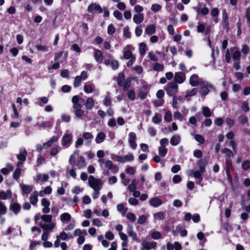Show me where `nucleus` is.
Instances as JSON below:
<instances>
[{"label":"nucleus","instance_id":"f257e3e1","mask_svg":"<svg viewBox=\"0 0 250 250\" xmlns=\"http://www.w3.org/2000/svg\"><path fill=\"white\" fill-rule=\"evenodd\" d=\"M88 185L93 189H101L103 187L102 181L100 179L96 178L90 175L88 179Z\"/></svg>","mask_w":250,"mask_h":250},{"label":"nucleus","instance_id":"f03ea898","mask_svg":"<svg viewBox=\"0 0 250 250\" xmlns=\"http://www.w3.org/2000/svg\"><path fill=\"white\" fill-rule=\"evenodd\" d=\"M169 96H175L178 92V86L175 82L168 83L164 88Z\"/></svg>","mask_w":250,"mask_h":250},{"label":"nucleus","instance_id":"7ed1b4c3","mask_svg":"<svg viewBox=\"0 0 250 250\" xmlns=\"http://www.w3.org/2000/svg\"><path fill=\"white\" fill-rule=\"evenodd\" d=\"M201 85L199 92L202 96H205L208 93L209 89H215L211 83L206 81H205Z\"/></svg>","mask_w":250,"mask_h":250},{"label":"nucleus","instance_id":"20e7f679","mask_svg":"<svg viewBox=\"0 0 250 250\" xmlns=\"http://www.w3.org/2000/svg\"><path fill=\"white\" fill-rule=\"evenodd\" d=\"M205 81L200 78L197 75L193 74L189 78V83L192 86H196L201 85Z\"/></svg>","mask_w":250,"mask_h":250},{"label":"nucleus","instance_id":"39448f33","mask_svg":"<svg viewBox=\"0 0 250 250\" xmlns=\"http://www.w3.org/2000/svg\"><path fill=\"white\" fill-rule=\"evenodd\" d=\"M87 11L90 13H101L103 12V9L100 5L93 3L88 6Z\"/></svg>","mask_w":250,"mask_h":250},{"label":"nucleus","instance_id":"423d86ee","mask_svg":"<svg viewBox=\"0 0 250 250\" xmlns=\"http://www.w3.org/2000/svg\"><path fill=\"white\" fill-rule=\"evenodd\" d=\"M142 250H150V249H155L157 246L155 242H148L144 240L142 243Z\"/></svg>","mask_w":250,"mask_h":250},{"label":"nucleus","instance_id":"0eeeda50","mask_svg":"<svg viewBox=\"0 0 250 250\" xmlns=\"http://www.w3.org/2000/svg\"><path fill=\"white\" fill-rule=\"evenodd\" d=\"M114 159L116 161L124 163L133 161L134 156L132 154H128L124 156H115Z\"/></svg>","mask_w":250,"mask_h":250},{"label":"nucleus","instance_id":"6e6552de","mask_svg":"<svg viewBox=\"0 0 250 250\" xmlns=\"http://www.w3.org/2000/svg\"><path fill=\"white\" fill-rule=\"evenodd\" d=\"M223 19H222V26L223 28L226 29L227 32L229 30V20L228 16L226 10L224 9L222 10Z\"/></svg>","mask_w":250,"mask_h":250},{"label":"nucleus","instance_id":"1a4fd4ad","mask_svg":"<svg viewBox=\"0 0 250 250\" xmlns=\"http://www.w3.org/2000/svg\"><path fill=\"white\" fill-rule=\"evenodd\" d=\"M193 9L196 11L198 15L205 16L209 13L208 9L207 7H202L201 4H198L196 7H193Z\"/></svg>","mask_w":250,"mask_h":250},{"label":"nucleus","instance_id":"9d476101","mask_svg":"<svg viewBox=\"0 0 250 250\" xmlns=\"http://www.w3.org/2000/svg\"><path fill=\"white\" fill-rule=\"evenodd\" d=\"M174 82L178 83H183L186 80L185 75L180 72H176L174 77Z\"/></svg>","mask_w":250,"mask_h":250},{"label":"nucleus","instance_id":"9b49d317","mask_svg":"<svg viewBox=\"0 0 250 250\" xmlns=\"http://www.w3.org/2000/svg\"><path fill=\"white\" fill-rule=\"evenodd\" d=\"M82 105L81 104L73 106L75 115L78 118H80L84 115V111L82 109Z\"/></svg>","mask_w":250,"mask_h":250},{"label":"nucleus","instance_id":"f8f14e48","mask_svg":"<svg viewBox=\"0 0 250 250\" xmlns=\"http://www.w3.org/2000/svg\"><path fill=\"white\" fill-rule=\"evenodd\" d=\"M72 139V136L71 134H65L62 138V146L67 147L69 146Z\"/></svg>","mask_w":250,"mask_h":250},{"label":"nucleus","instance_id":"ddd939ff","mask_svg":"<svg viewBox=\"0 0 250 250\" xmlns=\"http://www.w3.org/2000/svg\"><path fill=\"white\" fill-rule=\"evenodd\" d=\"M136 136L135 133L130 132L129 134V140L128 142L130 146L133 149H135L137 147V144L136 143Z\"/></svg>","mask_w":250,"mask_h":250},{"label":"nucleus","instance_id":"4468645a","mask_svg":"<svg viewBox=\"0 0 250 250\" xmlns=\"http://www.w3.org/2000/svg\"><path fill=\"white\" fill-rule=\"evenodd\" d=\"M105 166L114 173L117 172L118 171V167L114 165L110 160H107L105 162Z\"/></svg>","mask_w":250,"mask_h":250},{"label":"nucleus","instance_id":"2eb2a0df","mask_svg":"<svg viewBox=\"0 0 250 250\" xmlns=\"http://www.w3.org/2000/svg\"><path fill=\"white\" fill-rule=\"evenodd\" d=\"M40 227L44 230V231L51 232L53 231V229L56 226V224L54 223H51L48 224H40Z\"/></svg>","mask_w":250,"mask_h":250},{"label":"nucleus","instance_id":"dca6fc26","mask_svg":"<svg viewBox=\"0 0 250 250\" xmlns=\"http://www.w3.org/2000/svg\"><path fill=\"white\" fill-rule=\"evenodd\" d=\"M27 152L25 148L20 149V153L17 155V159L21 161L24 162L26 160Z\"/></svg>","mask_w":250,"mask_h":250},{"label":"nucleus","instance_id":"f3484780","mask_svg":"<svg viewBox=\"0 0 250 250\" xmlns=\"http://www.w3.org/2000/svg\"><path fill=\"white\" fill-rule=\"evenodd\" d=\"M130 46L129 45H127L124 48V58L126 60H128L129 59H131L133 57H135L133 56V54L131 51L130 50Z\"/></svg>","mask_w":250,"mask_h":250},{"label":"nucleus","instance_id":"a211bd4d","mask_svg":"<svg viewBox=\"0 0 250 250\" xmlns=\"http://www.w3.org/2000/svg\"><path fill=\"white\" fill-rule=\"evenodd\" d=\"M127 232L128 235L132 237L134 241H138L137 233L133 230L131 225H128Z\"/></svg>","mask_w":250,"mask_h":250},{"label":"nucleus","instance_id":"6ab92c4d","mask_svg":"<svg viewBox=\"0 0 250 250\" xmlns=\"http://www.w3.org/2000/svg\"><path fill=\"white\" fill-rule=\"evenodd\" d=\"M9 209L13 211L15 214H17L21 210V206L19 204L14 203L10 205Z\"/></svg>","mask_w":250,"mask_h":250},{"label":"nucleus","instance_id":"aec40b11","mask_svg":"<svg viewBox=\"0 0 250 250\" xmlns=\"http://www.w3.org/2000/svg\"><path fill=\"white\" fill-rule=\"evenodd\" d=\"M208 161L207 159H204L202 160H200L198 162V166L199 167V169L201 172H205V167L208 164Z\"/></svg>","mask_w":250,"mask_h":250},{"label":"nucleus","instance_id":"412c9836","mask_svg":"<svg viewBox=\"0 0 250 250\" xmlns=\"http://www.w3.org/2000/svg\"><path fill=\"white\" fill-rule=\"evenodd\" d=\"M204 31H205V34H208L210 31V28L209 27H207L206 28V24L204 23H198V25L197 26V32H202Z\"/></svg>","mask_w":250,"mask_h":250},{"label":"nucleus","instance_id":"4be33fe9","mask_svg":"<svg viewBox=\"0 0 250 250\" xmlns=\"http://www.w3.org/2000/svg\"><path fill=\"white\" fill-rule=\"evenodd\" d=\"M39 196V193L37 191H34L33 193H32L30 197V202L33 205H35L38 200V197Z\"/></svg>","mask_w":250,"mask_h":250},{"label":"nucleus","instance_id":"5701e85b","mask_svg":"<svg viewBox=\"0 0 250 250\" xmlns=\"http://www.w3.org/2000/svg\"><path fill=\"white\" fill-rule=\"evenodd\" d=\"M22 192L25 194H28L32 190V187L31 186L26 185L23 183L20 185Z\"/></svg>","mask_w":250,"mask_h":250},{"label":"nucleus","instance_id":"b1692460","mask_svg":"<svg viewBox=\"0 0 250 250\" xmlns=\"http://www.w3.org/2000/svg\"><path fill=\"white\" fill-rule=\"evenodd\" d=\"M94 100L90 97H88L85 102V106L86 109L90 110L94 106Z\"/></svg>","mask_w":250,"mask_h":250},{"label":"nucleus","instance_id":"393cba45","mask_svg":"<svg viewBox=\"0 0 250 250\" xmlns=\"http://www.w3.org/2000/svg\"><path fill=\"white\" fill-rule=\"evenodd\" d=\"M61 221L63 223H68L71 219V215L68 213H63L60 216Z\"/></svg>","mask_w":250,"mask_h":250},{"label":"nucleus","instance_id":"a878e982","mask_svg":"<svg viewBox=\"0 0 250 250\" xmlns=\"http://www.w3.org/2000/svg\"><path fill=\"white\" fill-rule=\"evenodd\" d=\"M180 140H181V138L179 135H174L170 139V144L173 146H176L179 143Z\"/></svg>","mask_w":250,"mask_h":250},{"label":"nucleus","instance_id":"bb28decb","mask_svg":"<svg viewBox=\"0 0 250 250\" xmlns=\"http://www.w3.org/2000/svg\"><path fill=\"white\" fill-rule=\"evenodd\" d=\"M144 20V15L143 14H135L133 17V21L137 24L141 23Z\"/></svg>","mask_w":250,"mask_h":250},{"label":"nucleus","instance_id":"cd10ccee","mask_svg":"<svg viewBox=\"0 0 250 250\" xmlns=\"http://www.w3.org/2000/svg\"><path fill=\"white\" fill-rule=\"evenodd\" d=\"M151 206L157 207L162 204V201L158 198H153L149 201Z\"/></svg>","mask_w":250,"mask_h":250},{"label":"nucleus","instance_id":"c85d7f7f","mask_svg":"<svg viewBox=\"0 0 250 250\" xmlns=\"http://www.w3.org/2000/svg\"><path fill=\"white\" fill-rule=\"evenodd\" d=\"M156 27L154 24H151L147 26L145 30L146 33L148 35H151L155 33Z\"/></svg>","mask_w":250,"mask_h":250},{"label":"nucleus","instance_id":"c756f323","mask_svg":"<svg viewBox=\"0 0 250 250\" xmlns=\"http://www.w3.org/2000/svg\"><path fill=\"white\" fill-rule=\"evenodd\" d=\"M11 192L10 190H7L6 192L0 191V199L6 200L7 198H11Z\"/></svg>","mask_w":250,"mask_h":250},{"label":"nucleus","instance_id":"7c9ffc66","mask_svg":"<svg viewBox=\"0 0 250 250\" xmlns=\"http://www.w3.org/2000/svg\"><path fill=\"white\" fill-rule=\"evenodd\" d=\"M221 152L226 154V159H231L233 157V154L231 150L225 148L221 150Z\"/></svg>","mask_w":250,"mask_h":250},{"label":"nucleus","instance_id":"2f4dec72","mask_svg":"<svg viewBox=\"0 0 250 250\" xmlns=\"http://www.w3.org/2000/svg\"><path fill=\"white\" fill-rule=\"evenodd\" d=\"M204 173V172H201L200 169L195 171H193V170L189 171L190 175L193 174L194 178L196 179H200V181L202 180V175Z\"/></svg>","mask_w":250,"mask_h":250},{"label":"nucleus","instance_id":"473e14b6","mask_svg":"<svg viewBox=\"0 0 250 250\" xmlns=\"http://www.w3.org/2000/svg\"><path fill=\"white\" fill-rule=\"evenodd\" d=\"M105 138V134L104 132L99 133L95 138V141L97 144L103 142Z\"/></svg>","mask_w":250,"mask_h":250},{"label":"nucleus","instance_id":"72a5a7b5","mask_svg":"<svg viewBox=\"0 0 250 250\" xmlns=\"http://www.w3.org/2000/svg\"><path fill=\"white\" fill-rule=\"evenodd\" d=\"M36 104L41 106H42L43 105V104H46L48 102V99L45 97L39 98Z\"/></svg>","mask_w":250,"mask_h":250},{"label":"nucleus","instance_id":"f704fd0d","mask_svg":"<svg viewBox=\"0 0 250 250\" xmlns=\"http://www.w3.org/2000/svg\"><path fill=\"white\" fill-rule=\"evenodd\" d=\"M117 210L120 211L122 212V215L125 216V214L126 213L127 211V208L125 207L123 204H120L117 205Z\"/></svg>","mask_w":250,"mask_h":250},{"label":"nucleus","instance_id":"c9c22d12","mask_svg":"<svg viewBox=\"0 0 250 250\" xmlns=\"http://www.w3.org/2000/svg\"><path fill=\"white\" fill-rule=\"evenodd\" d=\"M77 165L79 169H81L86 166V163L83 157H80L79 158Z\"/></svg>","mask_w":250,"mask_h":250},{"label":"nucleus","instance_id":"e433bc0d","mask_svg":"<svg viewBox=\"0 0 250 250\" xmlns=\"http://www.w3.org/2000/svg\"><path fill=\"white\" fill-rule=\"evenodd\" d=\"M95 58L97 61L101 62L103 61V55L102 52L99 50H97L95 52Z\"/></svg>","mask_w":250,"mask_h":250},{"label":"nucleus","instance_id":"4c0bfd02","mask_svg":"<svg viewBox=\"0 0 250 250\" xmlns=\"http://www.w3.org/2000/svg\"><path fill=\"white\" fill-rule=\"evenodd\" d=\"M37 181H41L42 182L47 181L49 179V176L47 174H38L37 176Z\"/></svg>","mask_w":250,"mask_h":250},{"label":"nucleus","instance_id":"58836bf2","mask_svg":"<svg viewBox=\"0 0 250 250\" xmlns=\"http://www.w3.org/2000/svg\"><path fill=\"white\" fill-rule=\"evenodd\" d=\"M131 83V79L129 78H127L125 80V82L123 83V85L122 86L123 87V89L124 91H126L130 87Z\"/></svg>","mask_w":250,"mask_h":250},{"label":"nucleus","instance_id":"ea45409f","mask_svg":"<svg viewBox=\"0 0 250 250\" xmlns=\"http://www.w3.org/2000/svg\"><path fill=\"white\" fill-rule=\"evenodd\" d=\"M125 81V76L123 73H120L118 74V78H117V83L120 86H122L123 85L124 82Z\"/></svg>","mask_w":250,"mask_h":250},{"label":"nucleus","instance_id":"a19ab883","mask_svg":"<svg viewBox=\"0 0 250 250\" xmlns=\"http://www.w3.org/2000/svg\"><path fill=\"white\" fill-rule=\"evenodd\" d=\"M197 91V89L195 88H193L191 90H188L186 92L185 98L195 96L196 94Z\"/></svg>","mask_w":250,"mask_h":250},{"label":"nucleus","instance_id":"79ce46f5","mask_svg":"<svg viewBox=\"0 0 250 250\" xmlns=\"http://www.w3.org/2000/svg\"><path fill=\"white\" fill-rule=\"evenodd\" d=\"M83 90L86 93H91L93 91V86L92 84H85L83 87Z\"/></svg>","mask_w":250,"mask_h":250},{"label":"nucleus","instance_id":"37998d69","mask_svg":"<svg viewBox=\"0 0 250 250\" xmlns=\"http://www.w3.org/2000/svg\"><path fill=\"white\" fill-rule=\"evenodd\" d=\"M146 43L144 42H141L139 44V52L140 54L142 55H143L146 53Z\"/></svg>","mask_w":250,"mask_h":250},{"label":"nucleus","instance_id":"c03bdc74","mask_svg":"<svg viewBox=\"0 0 250 250\" xmlns=\"http://www.w3.org/2000/svg\"><path fill=\"white\" fill-rule=\"evenodd\" d=\"M41 218L45 222L51 223L52 216L51 215H42Z\"/></svg>","mask_w":250,"mask_h":250},{"label":"nucleus","instance_id":"a18cd8bd","mask_svg":"<svg viewBox=\"0 0 250 250\" xmlns=\"http://www.w3.org/2000/svg\"><path fill=\"white\" fill-rule=\"evenodd\" d=\"M162 121L161 116L158 113H155L152 118V122L154 124H159Z\"/></svg>","mask_w":250,"mask_h":250},{"label":"nucleus","instance_id":"49530a36","mask_svg":"<svg viewBox=\"0 0 250 250\" xmlns=\"http://www.w3.org/2000/svg\"><path fill=\"white\" fill-rule=\"evenodd\" d=\"M159 154L161 157H164L167 152V149L166 147H159L158 148Z\"/></svg>","mask_w":250,"mask_h":250},{"label":"nucleus","instance_id":"de8ad7c7","mask_svg":"<svg viewBox=\"0 0 250 250\" xmlns=\"http://www.w3.org/2000/svg\"><path fill=\"white\" fill-rule=\"evenodd\" d=\"M203 114L206 117H209L211 115V112L209 108L206 106L203 108Z\"/></svg>","mask_w":250,"mask_h":250},{"label":"nucleus","instance_id":"09e8293b","mask_svg":"<svg viewBox=\"0 0 250 250\" xmlns=\"http://www.w3.org/2000/svg\"><path fill=\"white\" fill-rule=\"evenodd\" d=\"M164 68V65L159 63H156L153 66V70L156 71H163Z\"/></svg>","mask_w":250,"mask_h":250},{"label":"nucleus","instance_id":"8fccbe9b","mask_svg":"<svg viewBox=\"0 0 250 250\" xmlns=\"http://www.w3.org/2000/svg\"><path fill=\"white\" fill-rule=\"evenodd\" d=\"M51 192H52L51 188L50 187H46V188H45L43 191H40V196H43V194H49L51 193Z\"/></svg>","mask_w":250,"mask_h":250},{"label":"nucleus","instance_id":"3c124183","mask_svg":"<svg viewBox=\"0 0 250 250\" xmlns=\"http://www.w3.org/2000/svg\"><path fill=\"white\" fill-rule=\"evenodd\" d=\"M21 169L20 168H17L15 169L13 174V177L15 180H18L21 175Z\"/></svg>","mask_w":250,"mask_h":250},{"label":"nucleus","instance_id":"603ef678","mask_svg":"<svg viewBox=\"0 0 250 250\" xmlns=\"http://www.w3.org/2000/svg\"><path fill=\"white\" fill-rule=\"evenodd\" d=\"M82 80H83L79 77V76H76L74 79V86L75 87H79L80 85Z\"/></svg>","mask_w":250,"mask_h":250},{"label":"nucleus","instance_id":"864d4df0","mask_svg":"<svg viewBox=\"0 0 250 250\" xmlns=\"http://www.w3.org/2000/svg\"><path fill=\"white\" fill-rule=\"evenodd\" d=\"M240 52L238 50H236L233 53L232 58L234 60L239 61L240 59Z\"/></svg>","mask_w":250,"mask_h":250},{"label":"nucleus","instance_id":"5fc2aeb1","mask_svg":"<svg viewBox=\"0 0 250 250\" xmlns=\"http://www.w3.org/2000/svg\"><path fill=\"white\" fill-rule=\"evenodd\" d=\"M174 118L175 119H178L180 121H182L185 119V117L182 115V114L178 111L175 112L174 114Z\"/></svg>","mask_w":250,"mask_h":250},{"label":"nucleus","instance_id":"6e6d98bb","mask_svg":"<svg viewBox=\"0 0 250 250\" xmlns=\"http://www.w3.org/2000/svg\"><path fill=\"white\" fill-rule=\"evenodd\" d=\"M242 168L245 170L250 168V161L249 160L244 161L242 164Z\"/></svg>","mask_w":250,"mask_h":250},{"label":"nucleus","instance_id":"4d7b16f0","mask_svg":"<svg viewBox=\"0 0 250 250\" xmlns=\"http://www.w3.org/2000/svg\"><path fill=\"white\" fill-rule=\"evenodd\" d=\"M194 138L196 141L198 142L201 144H204L205 142L204 138L200 134L194 135Z\"/></svg>","mask_w":250,"mask_h":250},{"label":"nucleus","instance_id":"13d9d810","mask_svg":"<svg viewBox=\"0 0 250 250\" xmlns=\"http://www.w3.org/2000/svg\"><path fill=\"white\" fill-rule=\"evenodd\" d=\"M36 48L38 51L46 52L48 51V47L46 45L37 44L36 45Z\"/></svg>","mask_w":250,"mask_h":250},{"label":"nucleus","instance_id":"bf43d9fd","mask_svg":"<svg viewBox=\"0 0 250 250\" xmlns=\"http://www.w3.org/2000/svg\"><path fill=\"white\" fill-rule=\"evenodd\" d=\"M37 125L39 127L45 128L47 126H50L51 124L49 122H42L41 123H38Z\"/></svg>","mask_w":250,"mask_h":250},{"label":"nucleus","instance_id":"052dcab7","mask_svg":"<svg viewBox=\"0 0 250 250\" xmlns=\"http://www.w3.org/2000/svg\"><path fill=\"white\" fill-rule=\"evenodd\" d=\"M147 218V217L146 215H142L138 218L137 223L139 224H143L146 221Z\"/></svg>","mask_w":250,"mask_h":250},{"label":"nucleus","instance_id":"680f3d73","mask_svg":"<svg viewBox=\"0 0 250 250\" xmlns=\"http://www.w3.org/2000/svg\"><path fill=\"white\" fill-rule=\"evenodd\" d=\"M154 217L155 219L161 220L164 219L165 215L162 212H159L154 214Z\"/></svg>","mask_w":250,"mask_h":250},{"label":"nucleus","instance_id":"e2e57ef3","mask_svg":"<svg viewBox=\"0 0 250 250\" xmlns=\"http://www.w3.org/2000/svg\"><path fill=\"white\" fill-rule=\"evenodd\" d=\"M172 116L171 112L168 111L166 113L164 116V119L167 122H170L172 120Z\"/></svg>","mask_w":250,"mask_h":250},{"label":"nucleus","instance_id":"0e129e2a","mask_svg":"<svg viewBox=\"0 0 250 250\" xmlns=\"http://www.w3.org/2000/svg\"><path fill=\"white\" fill-rule=\"evenodd\" d=\"M80 100L79 97L77 95L74 96L72 98V102L73 103V106L79 105L80 104L79 103Z\"/></svg>","mask_w":250,"mask_h":250},{"label":"nucleus","instance_id":"69168bd1","mask_svg":"<svg viewBox=\"0 0 250 250\" xmlns=\"http://www.w3.org/2000/svg\"><path fill=\"white\" fill-rule=\"evenodd\" d=\"M93 137V135L90 132H84L83 134V138L85 140H91Z\"/></svg>","mask_w":250,"mask_h":250},{"label":"nucleus","instance_id":"338daca9","mask_svg":"<svg viewBox=\"0 0 250 250\" xmlns=\"http://www.w3.org/2000/svg\"><path fill=\"white\" fill-rule=\"evenodd\" d=\"M148 56L150 60L152 61L157 62L158 60L157 57L155 56L152 51L149 52Z\"/></svg>","mask_w":250,"mask_h":250},{"label":"nucleus","instance_id":"774afa93","mask_svg":"<svg viewBox=\"0 0 250 250\" xmlns=\"http://www.w3.org/2000/svg\"><path fill=\"white\" fill-rule=\"evenodd\" d=\"M162 8V6L158 4H153L152 5L151 10L154 12H158Z\"/></svg>","mask_w":250,"mask_h":250}]
</instances>
